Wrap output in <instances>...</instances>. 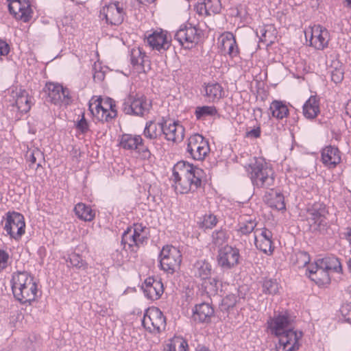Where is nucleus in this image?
I'll use <instances>...</instances> for the list:
<instances>
[{"label": "nucleus", "instance_id": "nucleus-10", "mask_svg": "<svg viewBox=\"0 0 351 351\" xmlns=\"http://www.w3.org/2000/svg\"><path fill=\"white\" fill-rule=\"evenodd\" d=\"M142 324L150 332L159 333L166 328V318L159 308L154 307L146 311Z\"/></svg>", "mask_w": 351, "mask_h": 351}, {"label": "nucleus", "instance_id": "nucleus-14", "mask_svg": "<svg viewBox=\"0 0 351 351\" xmlns=\"http://www.w3.org/2000/svg\"><path fill=\"white\" fill-rule=\"evenodd\" d=\"M120 145L125 149L137 150L143 159H149L151 157L152 154L148 147L144 145L140 135L125 134L122 135Z\"/></svg>", "mask_w": 351, "mask_h": 351}, {"label": "nucleus", "instance_id": "nucleus-7", "mask_svg": "<svg viewBox=\"0 0 351 351\" xmlns=\"http://www.w3.org/2000/svg\"><path fill=\"white\" fill-rule=\"evenodd\" d=\"M159 260L161 269L168 274H173L180 268L182 254L177 247L166 245L160 252Z\"/></svg>", "mask_w": 351, "mask_h": 351}, {"label": "nucleus", "instance_id": "nucleus-64", "mask_svg": "<svg viewBox=\"0 0 351 351\" xmlns=\"http://www.w3.org/2000/svg\"><path fill=\"white\" fill-rule=\"evenodd\" d=\"M347 265H348V269H349L350 272L351 273V258H350L348 261Z\"/></svg>", "mask_w": 351, "mask_h": 351}, {"label": "nucleus", "instance_id": "nucleus-54", "mask_svg": "<svg viewBox=\"0 0 351 351\" xmlns=\"http://www.w3.org/2000/svg\"><path fill=\"white\" fill-rule=\"evenodd\" d=\"M134 244L136 245V248L137 250L141 245H143L147 240V237L146 234H134Z\"/></svg>", "mask_w": 351, "mask_h": 351}, {"label": "nucleus", "instance_id": "nucleus-15", "mask_svg": "<svg viewBox=\"0 0 351 351\" xmlns=\"http://www.w3.org/2000/svg\"><path fill=\"white\" fill-rule=\"evenodd\" d=\"M43 91L47 94V101L51 103L69 104L71 102L69 90L60 84L52 82L47 83Z\"/></svg>", "mask_w": 351, "mask_h": 351}, {"label": "nucleus", "instance_id": "nucleus-3", "mask_svg": "<svg viewBox=\"0 0 351 351\" xmlns=\"http://www.w3.org/2000/svg\"><path fill=\"white\" fill-rule=\"evenodd\" d=\"M247 172L255 188L273 190L275 186V172L263 158H255L247 167Z\"/></svg>", "mask_w": 351, "mask_h": 351}, {"label": "nucleus", "instance_id": "nucleus-24", "mask_svg": "<svg viewBox=\"0 0 351 351\" xmlns=\"http://www.w3.org/2000/svg\"><path fill=\"white\" fill-rule=\"evenodd\" d=\"M147 42L153 49L160 52L167 50L170 47L167 35L163 32H154L149 34L147 37Z\"/></svg>", "mask_w": 351, "mask_h": 351}, {"label": "nucleus", "instance_id": "nucleus-25", "mask_svg": "<svg viewBox=\"0 0 351 351\" xmlns=\"http://www.w3.org/2000/svg\"><path fill=\"white\" fill-rule=\"evenodd\" d=\"M214 315V309L208 303L203 302L195 306L193 319L201 323H208Z\"/></svg>", "mask_w": 351, "mask_h": 351}, {"label": "nucleus", "instance_id": "nucleus-27", "mask_svg": "<svg viewBox=\"0 0 351 351\" xmlns=\"http://www.w3.org/2000/svg\"><path fill=\"white\" fill-rule=\"evenodd\" d=\"M34 278L27 271H16L13 273L11 280L12 291L24 289L29 283L34 282Z\"/></svg>", "mask_w": 351, "mask_h": 351}, {"label": "nucleus", "instance_id": "nucleus-50", "mask_svg": "<svg viewBox=\"0 0 351 351\" xmlns=\"http://www.w3.org/2000/svg\"><path fill=\"white\" fill-rule=\"evenodd\" d=\"M209 8V6H206L205 0H203L195 5L196 12L200 15L209 16V13L208 12Z\"/></svg>", "mask_w": 351, "mask_h": 351}, {"label": "nucleus", "instance_id": "nucleus-60", "mask_svg": "<svg viewBox=\"0 0 351 351\" xmlns=\"http://www.w3.org/2000/svg\"><path fill=\"white\" fill-rule=\"evenodd\" d=\"M105 77L104 73L101 71H96L93 75V79L95 81H102Z\"/></svg>", "mask_w": 351, "mask_h": 351}, {"label": "nucleus", "instance_id": "nucleus-13", "mask_svg": "<svg viewBox=\"0 0 351 351\" xmlns=\"http://www.w3.org/2000/svg\"><path fill=\"white\" fill-rule=\"evenodd\" d=\"M199 34L191 24L182 25L174 35V39L186 49L192 48L199 41Z\"/></svg>", "mask_w": 351, "mask_h": 351}, {"label": "nucleus", "instance_id": "nucleus-16", "mask_svg": "<svg viewBox=\"0 0 351 351\" xmlns=\"http://www.w3.org/2000/svg\"><path fill=\"white\" fill-rule=\"evenodd\" d=\"M25 223L22 214L8 213L4 229L12 238L17 239L25 233Z\"/></svg>", "mask_w": 351, "mask_h": 351}, {"label": "nucleus", "instance_id": "nucleus-59", "mask_svg": "<svg viewBox=\"0 0 351 351\" xmlns=\"http://www.w3.org/2000/svg\"><path fill=\"white\" fill-rule=\"evenodd\" d=\"M40 155V153L38 150L33 151L29 156V161L30 162V165L35 164L36 162V156Z\"/></svg>", "mask_w": 351, "mask_h": 351}, {"label": "nucleus", "instance_id": "nucleus-28", "mask_svg": "<svg viewBox=\"0 0 351 351\" xmlns=\"http://www.w3.org/2000/svg\"><path fill=\"white\" fill-rule=\"evenodd\" d=\"M221 50L227 53L231 58L239 54V48L234 35L228 32L221 40Z\"/></svg>", "mask_w": 351, "mask_h": 351}, {"label": "nucleus", "instance_id": "nucleus-2", "mask_svg": "<svg viewBox=\"0 0 351 351\" xmlns=\"http://www.w3.org/2000/svg\"><path fill=\"white\" fill-rule=\"evenodd\" d=\"M204 171L185 161L177 162L173 169L175 190L181 194L194 192L202 186Z\"/></svg>", "mask_w": 351, "mask_h": 351}, {"label": "nucleus", "instance_id": "nucleus-51", "mask_svg": "<svg viewBox=\"0 0 351 351\" xmlns=\"http://www.w3.org/2000/svg\"><path fill=\"white\" fill-rule=\"evenodd\" d=\"M341 313L347 322H351V304H343L341 308Z\"/></svg>", "mask_w": 351, "mask_h": 351}, {"label": "nucleus", "instance_id": "nucleus-57", "mask_svg": "<svg viewBox=\"0 0 351 351\" xmlns=\"http://www.w3.org/2000/svg\"><path fill=\"white\" fill-rule=\"evenodd\" d=\"M9 50L8 45L5 42L0 40V56L7 55Z\"/></svg>", "mask_w": 351, "mask_h": 351}, {"label": "nucleus", "instance_id": "nucleus-35", "mask_svg": "<svg viewBox=\"0 0 351 351\" xmlns=\"http://www.w3.org/2000/svg\"><path fill=\"white\" fill-rule=\"evenodd\" d=\"M211 238L212 243L215 246L220 247L228 242L229 235L226 228H221L213 232Z\"/></svg>", "mask_w": 351, "mask_h": 351}, {"label": "nucleus", "instance_id": "nucleus-62", "mask_svg": "<svg viewBox=\"0 0 351 351\" xmlns=\"http://www.w3.org/2000/svg\"><path fill=\"white\" fill-rule=\"evenodd\" d=\"M346 239L348 241H351V228L347 229V232L345 233Z\"/></svg>", "mask_w": 351, "mask_h": 351}, {"label": "nucleus", "instance_id": "nucleus-9", "mask_svg": "<svg viewBox=\"0 0 351 351\" xmlns=\"http://www.w3.org/2000/svg\"><path fill=\"white\" fill-rule=\"evenodd\" d=\"M320 267L317 269V276H311V279L318 285L328 284L330 281L328 271L333 270L336 272H341V265L337 258H326L319 260Z\"/></svg>", "mask_w": 351, "mask_h": 351}, {"label": "nucleus", "instance_id": "nucleus-56", "mask_svg": "<svg viewBox=\"0 0 351 351\" xmlns=\"http://www.w3.org/2000/svg\"><path fill=\"white\" fill-rule=\"evenodd\" d=\"M145 227L143 226L142 224H134L133 230L132 229V234H145L144 233Z\"/></svg>", "mask_w": 351, "mask_h": 351}, {"label": "nucleus", "instance_id": "nucleus-42", "mask_svg": "<svg viewBox=\"0 0 351 351\" xmlns=\"http://www.w3.org/2000/svg\"><path fill=\"white\" fill-rule=\"evenodd\" d=\"M279 286L276 280L265 279L263 283V292L265 294H276Z\"/></svg>", "mask_w": 351, "mask_h": 351}, {"label": "nucleus", "instance_id": "nucleus-6", "mask_svg": "<svg viewBox=\"0 0 351 351\" xmlns=\"http://www.w3.org/2000/svg\"><path fill=\"white\" fill-rule=\"evenodd\" d=\"M89 110L99 121L109 122L117 115L116 104L114 99L108 97L102 104V99L99 97L89 102Z\"/></svg>", "mask_w": 351, "mask_h": 351}, {"label": "nucleus", "instance_id": "nucleus-32", "mask_svg": "<svg viewBox=\"0 0 351 351\" xmlns=\"http://www.w3.org/2000/svg\"><path fill=\"white\" fill-rule=\"evenodd\" d=\"M202 287L209 297L215 296L218 293L221 283L217 278L208 277L203 280Z\"/></svg>", "mask_w": 351, "mask_h": 351}, {"label": "nucleus", "instance_id": "nucleus-36", "mask_svg": "<svg viewBox=\"0 0 351 351\" xmlns=\"http://www.w3.org/2000/svg\"><path fill=\"white\" fill-rule=\"evenodd\" d=\"M134 234H132V228H128L124 231L121 238V245H123V249L128 250V248L130 251L136 252L137 249L134 244Z\"/></svg>", "mask_w": 351, "mask_h": 351}, {"label": "nucleus", "instance_id": "nucleus-53", "mask_svg": "<svg viewBox=\"0 0 351 351\" xmlns=\"http://www.w3.org/2000/svg\"><path fill=\"white\" fill-rule=\"evenodd\" d=\"M9 254L4 250H0V271L8 266Z\"/></svg>", "mask_w": 351, "mask_h": 351}, {"label": "nucleus", "instance_id": "nucleus-40", "mask_svg": "<svg viewBox=\"0 0 351 351\" xmlns=\"http://www.w3.org/2000/svg\"><path fill=\"white\" fill-rule=\"evenodd\" d=\"M195 116L197 119H203L207 116H214L217 114V110L215 106H199L195 109Z\"/></svg>", "mask_w": 351, "mask_h": 351}, {"label": "nucleus", "instance_id": "nucleus-26", "mask_svg": "<svg viewBox=\"0 0 351 351\" xmlns=\"http://www.w3.org/2000/svg\"><path fill=\"white\" fill-rule=\"evenodd\" d=\"M319 112V99L316 95H311L302 106L303 115L306 119L313 120Z\"/></svg>", "mask_w": 351, "mask_h": 351}, {"label": "nucleus", "instance_id": "nucleus-45", "mask_svg": "<svg viewBox=\"0 0 351 351\" xmlns=\"http://www.w3.org/2000/svg\"><path fill=\"white\" fill-rule=\"evenodd\" d=\"M70 263L78 269H86L87 268V263L84 262L82 258L76 254H72L69 258Z\"/></svg>", "mask_w": 351, "mask_h": 351}, {"label": "nucleus", "instance_id": "nucleus-19", "mask_svg": "<svg viewBox=\"0 0 351 351\" xmlns=\"http://www.w3.org/2000/svg\"><path fill=\"white\" fill-rule=\"evenodd\" d=\"M142 289L145 296L152 300L159 299L164 292L162 282L160 280L152 277H149L145 280Z\"/></svg>", "mask_w": 351, "mask_h": 351}, {"label": "nucleus", "instance_id": "nucleus-41", "mask_svg": "<svg viewBox=\"0 0 351 351\" xmlns=\"http://www.w3.org/2000/svg\"><path fill=\"white\" fill-rule=\"evenodd\" d=\"M218 223V218L213 213L205 214L199 223V227L204 230L212 229Z\"/></svg>", "mask_w": 351, "mask_h": 351}, {"label": "nucleus", "instance_id": "nucleus-30", "mask_svg": "<svg viewBox=\"0 0 351 351\" xmlns=\"http://www.w3.org/2000/svg\"><path fill=\"white\" fill-rule=\"evenodd\" d=\"M74 211L79 219L85 221H91L95 216V213L90 206L84 203L77 204L74 208Z\"/></svg>", "mask_w": 351, "mask_h": 351}, {"label": "nucleus", "instance_id": "nucleus-18", "mask_svg": "<svg viewBox=\"0 0 351 351\" xmlns=\"http://www.w3.org/2000/svg\"><path fill=\"white\" fill-rule=\"evenodd\" d=\"M272 233L268 229L264 228L256 229L254 231V243L257 249L267 254L271 253L274 250Z\"/></svg>", "mask_w": 351, "mask_h": 351}, {"label": "nucleus", "instance_id": "nucleus-61", "mask_svg": "<svg viewBox=\"0 0 351 351\" xmlns=\"http://www.w3.org/2000/svg\"><path fill=\"white\" fill-rule=\"evenodd\" d=\"M346 112L351 117V99L348 101L346 106Z\"/></svg>", "mask_w": 351, "mask_h": 351}, {"label": "nucleus", "instance_id": "nucleus-11", "mask_svg": "<svg viewBox=\"0 0 351 351\" xmlns=\"http://www.w3.org/2000/svg\"><path fill=\"white\" fill-rule=\"evenodd\" d=\"M239 250L236 247L226 245L218 250L217 264L223 270H228L236 267L239 263Z\"/></svg>", "mask_w": 351, "mask_h": 351}, {"label": "nucleus", "instance_id": "nucleus-1", "mask_svg": "<svg viewBox=\"0 0 351 351\" xmlns=\"http://www.w3.org/2000/svg\"><path fill=\"white\" fill-rule=\"evenodd\" d=\"M272 335L278 338L276 351H297L300 347L299 340L302 337L301 331L292 328L291 321L286 315H278L267 321Z\"/></svg>", "mask_w": 351, "mask_h": 351}, {"label": "nucleus", "instance_id": "nucleus-4", "mask_svg": "<svg viewBox=\"0 0 351 351\" xmlns=\"http://www.w3.org/2000/svg\"><path fill=\"white\" fill-rule=\"evenodd\" d=\"M327 213L325 205L321 203H315L309 207L306 217L308 230L315 234H325L328 229Z\"/></svg>", "mask_w": 351, "mask_h": 351}, {"label": "nucleus", "instance_id": "nucleus-37", "mask_svg": "<svg viewBox=\"0 0 351 351\" xmlns=\"http://www.w3.org/2000/svg\"><path fill=\"white\" fill-rule=\"evenodd\" d=\"M272 192L274 193V196L269 199H267L268 204L270 207L276 208L278 210H282L285 209V198L282 193L278 192Z\"/></svg>", "mask_w": 351, "mask_h": 351}, {"label": "nucleus", "instance_id": "nucleus-22", "mask_svg": "<svg viewBox=\"0 0 351 351\" xmlns=\"http://www.w3.org/2000/svg\"><path fill=\"white\" fill-rule=\"evenodd\" d=\"M38 292L37 285L35 282L26 286L25 288L12 291L14 297L21 304L31 303L34 301Z\"/></svg>", "mask_w": 351, "mask_h": 351}, {"label": "nucleus", "instance_id": "nucleus-44", "mask_svg": "<svg viewBox=\"0 0 351 351\" xmlns=\"http://www.w3.org/2000/svg\"><path fill=\"white\" fill-rule=\"evenodd\" d=\"M256 226V223L254 221L250 219L245 222L241 223L239 231L242 234H248L251 233L252 231H255Z\"/></svg>", "mask_w": 351, "mask_h": 351}, {"label": "nucleus", "instance_id": "nucleus-58", "mask_svg": "<svg viewBox=\"0 0 351 351\" xmlns=\"http://www.w3.org/2000/svg\"><path fill=\"white\" fill-rule=\"evenodd\" d=\"M320 267V265L318 262H316L315 265H311L309 268H308V271L309 272V278L311 276H317V269H319Z\"/></svg>", "mask_w": 351, "mask_h": 351}, {"label": "nucleus", "instance_id": "nucleus-49", "mask_svg": "<svg viewBox=\"0 0 351 351\" xmlns=\"http://www.w3.org/2000/svg\"><path fill=\"white\" fill-rule=\"evenodd\" d=\"M206 6H209L210 8L208 10L209 16L212 13H218L220 10V1L219 0H205Z\"/></svg>", "mask_w": 351, "mask_h": 351}, {"label": "nucleus", "instance_id": "nucleus-31", "mask_svg": "<svg viewBox=\"0 0 351 351\" xmlns=\"http://www.w3.org/2000/svg\"><path fill=\"white\" fill-rule=\"evenodd\" d=\"M269 110L272 116L278 119H282L289 115L288 107L282 101H273L270 104Z\"/></svg>", "mask_w": 351, "mask_h": 351}, {"label": "nucleus", "instance_id": "nucleus-29", "mask_svg": "<svg viewBox=\"0 0 351 351\" xmlns=\"http://www.w3.org/2000/svg\"><path fill=\"white\" fill-rule=\"evenodd\" d=\"M193 270L195 276L204 280L210 276L212 266L206 260H199L195 263Z\"/></svg>", "mask_w": 351, "mask_h": 351}, {"label": "nucleus", "instance_id": "nucleus-34", "mask_svg": "<svg viewBox=\"0 0 351 351\" xmlns=\"http://www.w3.org/2000/svg\"><path fill=\"white\" fill-rule=\"evenodd\" d=\"M188 343L181 337H174L166 345L165 351H187Z\"/></svg>", "mask_w": 351, "mask_h": 351}, {"label": "nucleus", "instance_id": "nucleus-23", "mask_svg": "<svg viewBox=\"0 0 351 351\" xmlns=\"http://www.w3.org/2000/svg\"><path fill=\"white\" fill-rule=\"evenodd\" d=\"M130 61L133 66L138 71L146 73L150 69L148 57L138 49H132L130 54Z\"/></svg>", "mask_w": 351, "mask_h": 351}, {"label": "nucleus", "instance_id": "nucleus-20", "mask_svg": "<svg viewBox=\"0 0 351 351\" xmlns=\"http://www.w3.org/2000/svg\"><path fill=\"white\" fill-rule=\"evenodd\" d=\"M310 45L316 49L322 50L328 46L329 33L320 25L315 26L311 32Z\"/></svg>", "mask_w": 351, "mask_h": 351}, {"label": "nucleus", "instance_id": "nucleus-39", "mask_svg": "<svg viewBox=\"0 0 351 351\" xmlns=\"http://www.w3.org/2000/svg\"><path fill=\"white\" fill-rule=\"evenodd\" d=\"M16 106L21 111L27 112L29 110V100L27 93L25 90H21L16 98Z\"/></svg>", "mask_w": 351, "mask_h": 351}, {"label": "nucleus", "instance_id": "nucleus-63", "mask_svg": "<svg viewBox=\"0 0 351 351\" xmlns=\"http://www.w3.org/2000/svg\"><path fill=\"white\" fill-rule=\"evenodd\" d=\"M261 40L262 41L265 40L266 41V39H265V37H266V31H264V29H261Z\"/></svg>", "mask_w": 351, "mask_h": 351}, {"label": "nucleus", "instance_id": "nucleus-47", "mask_svg": "<svg viewBox=\"0 0 351 351\" xmlns=\"http://www.w3.org/2000/svg\"><path fill=\"white\" fill-rule=\"evenodd\" d=\"M344 69L341 65L339 67H335L331 71V80L335 84L341 82L343 80Z\"/></svg>", "mask_w": 351, "mask_h": 351}, {"label": "nucleus", "instance_id": "nucleus-38", "mask_svg": "<svg viewBox=\"0 0 351 351\" xmlns=\"http://www.w3.org/2000/svg\"><path fill=\"white\" fill-rule=\"evenodd\" d=\"M21 1V10L19 11V19L22 20L23 22H28L32 17V10L31 5L27 0Z\"/></svg>", "mask_w": 351, "mask_h": 351}, {"label": "nucleus", "instance_id": "nucleus-5", "mask_svg": "<svg viewBox=\"0 0 351 351\" xmlns=\"http://www.w3.org/2000/svg\"><path fill=\"white\" fill-rule=\"evenodd\" d=\"M152 108V102L140 94H129L123 99L121 110L128 115L143 117Z\"/></svg>", "mask_w": 351, "mask_h": 351}, {"label": "nucleus", "instance_id": "nucleus-52", "mask_svg": "<svg viewBox=\"0 0 351 351\" xmlns=\"http://www.w3.org/2000/svg\"><path fill=\"white\" fill-rule=\"evenodd\" d=\"M76 128L82 134H86L89 130L88 123L85 119L84 115L82 116V119L77 122Z\"/></svg>", "mask_w": 351, "mask_h": 351}, {"label": "nucleus", "instance_id": "nucleus-8", "mask_svg": "<svg viewBox=\"0 0 351 351\" xmlns=\"http://www.w3.org/2000/svg\"><path fill=\"white\" fill-rule=\"evenodd\" d=\"M186 152L193 159L203 160L210 152L208 141L202 135L194 134L187 140Z\"/></svg>", "mask_w": 351, "mask_h": 351}, {"label": "nucleus", "instance_id": "nucleus-33", "mask_svg": "<svg viewBox=\"0 0 351 351\" xmlns=\"http://www.w3.org/2000/svg\"><path fill=\"white\" fill-rule=\"evenodd\" d=\"M206 97L209 101H218L223 93V88L219 83H208L205 86Z\"/></svg>", "mask_w": 351, "mask_h": 351}, {"label": "nucleus", "instance_id": "nucleus-55", "mask_svg": "<svg viewBox=\"0 0 351 351\" xmlns=\"http://www.w3.org/2000/svg\"><path fill=\"white\" fill-rule=\"evenodd\" d=\"M261 136V128L257 127L246 132L247 137L258 138Z\"/></svg>", "mask_w": 351, "mask_h": 351}, {"label": "nucleus", "instance_id": "nucleus-46", "mask_svg": "<svg viewBox=\"0 0 351 351\" xmlns=\"http://www.w3.org/2000/svg\"><path fill=\"white\" fill-rule=\"evenodd\" d=\"M238 301V297L234 293L227 295L222 300V306L225 309L228 310L233 308Z\"/></svg>", "mask_w": 351, "mask_h": 351}, {"label": "nucleus", "instance_id": "nucleus-12", "mask_svg": "<svg viewBox=\"0 0 351 351\" xmlns=\"http://www.w3.org/2000/svg\"><path fill=\"white\" fill-rule=\"evenodd\" d=\"M125 12L119 1L110 2L100 10L99 17L111 25H119L124 20Z\"/></svg>", "mask_w": 351, "mask_h": 351}, {"label": "nucleus", "instance_id": "nucleus-48", "mask_svg": "<svg viewBox=\"0 0 351 351\" xmlns=\"http://www.w3.org/2000/svg\"><path fill=\"white\" fill-rule=\"evenodd\" d=\"M296 257V263L299 267H305L310 262L309 254L306 252H298Z\"/></svg>", "mask_w": 351, "mask_h": 351}, {"label": "nucleus", "instance_id": "nucleus-17", "mask_svg": "<svg viewBox=\"0 0 351 351\" xmlns=\"http://www.w3.org/2000/svg\"><path fill=\"white\" fill-rule=\"evenodd\" d=\"M161 132L165 138L174 143L181 142L184 137V128L177 122L167 124L166 121L160 123Z\"/></svg>", "mask_w": 351, "mask_h": 351}, {"label": "nucleus", "instance_id": "nucleus-43", "mask_svg": "<svg viewBox=\"0 0 351 351\" xmlns=\"http://www.w3.org/2000/svg\"><path fill=\"white\" fill-rule=\"evenodd\" d=\"M143 134L149 139H156L158 136L157 125L152 121H148L144 129Z\"/></svg>", "mask_w": 351, "mask_h": 351}, {"label": "nucleus", "instance_id": "nucleus-21", "mask_svg": "<svg viewBox=\"0 0 351 351\" xmlns=\"http://www.w3.org/2000/svg\"><path fill=\"white\" fill-rule=\"evenodd\" d=\"M341 160L339 149L334 146H327L322 151V160L325 166L330 169L335 168Z\"/></svg>", "mask_w": 351, "mask_h": 351}]
</instances>
